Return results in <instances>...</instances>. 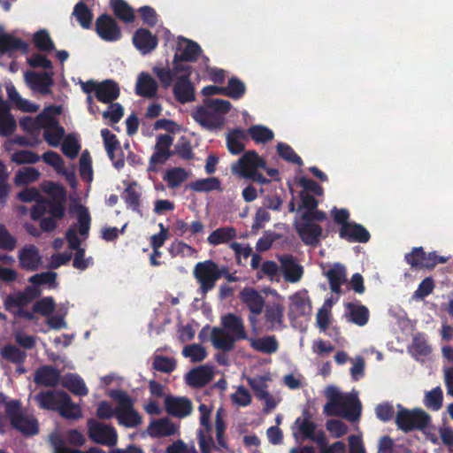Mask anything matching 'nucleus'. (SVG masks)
Here are the masks:
<instances>
[{
    "label": "nucleus",
    "instance_id": "4",
    "mask_svg": "<svg viewBox=\"0 0 453 453\" xmlns=\"http://www.w3.org/2000/svg\"><path fill=\"white\" fill-rule=\"evenodd\" d=\"M400 409L395 416V424L398 429L404 433L426 428L430 423V416L423 410L409 411L397 405Z\"/></svg>",
    "mask_w": 453,
    "mask_h": 453
},
{
    "label": "nucleus",
    "instance_id": "9",
    "mask_svg": "<svg viewBox=\"0 0 453 453\" xmlns=\"http://www.w3.org/2000/svg\"><path fill=\"white\" fill-rule=\"evenodd\" d=\"M87 426L88 436L93 441L107 446L116 444L118 435L112 426L100 423L93 418L88 420Z\"/></svg>",
    "mask_w": 453,
    "mask_h": 453
},
{
    "label": "nucleus",
    "instance_id": "64",
    "mask_svg": "<svg viewBox=\"0 0 453 453\" xmlns=\"http://www.w3.org/2000/svg\"><path fill=\"white\" fill-rule=\"evenodd\" d=\"M245 92V85L237 79H231L227 87L225 88V94L228 96L238 99L243 96Z\"/></svg>",
    "mask_w": 453,
    "mask_h": 453
},
{
    "label": "nucleus",
    "instance_id": "41",
    "mask_svg": "<svg viewBox=\"0 0 453 453\" xmlns=\"http://www.w3.org/2000/svg\"><path fill=\"white\" fill-rule=\"evenodd\" d=\"M303 415L305 416L303 419L301 418H297L295 421L293 430H295L296 426H297L299 433L305 439H310L311 436H314V432L316 429V425L310 419L309 413L304 411ZM294 436L297 439L298 433L293 431Z\"/></svg>",
    "mask_w": 453,
    "mask_h": 453
},
{
    "label": "nucleus",
    "instance_id": "28",
    "mask_svg": "<svg viewBox=\"0 0 453 453\" xmlns=\"http://www.w3.org/2000/svg\"><path fill=\"white\" fill-rule=\"evenodd\" d=\"M166 412L173 417L184 418L192 411V404L188 398H165Z\"/></svg>",
    "mask_w": 453,
    "mask_h": 453
},
{
    "label": "nucleus",
    "instance_id": "53",
    "mask_svg": "<svg viewBox=\"0 0 453 453\" xmlns=\"http://www.w3.org/2000/svg\"><path fill=\"white\" fill-rule=\"evenodd\" d=\"M114 13L120 19L129 22L134 19L133 10L123 0H111Z\"/></svg>",
    "mask_w": 453,
    "mask_h": 453
},
{
    "label": "nucleus",
    "instance_id": "5",
    "mask_svg": "<svg viewBox=\"0 0 453 453\" xmlns=\"http://www.w3.org/2000/svg\"><path fill=\"white\" fill-rule=\"evenodd\" d=\"M52 113L58 114L57 108H50L39 115V125L44 130L43 137L47 143L54 148L60 145L64 140L65 130L60 127Z\"/></svg>",
    "mask_w": 453,
    "mask_h": 453
},
{
    "label": "nucleus",
    "instance_id": "16",
    "mask_svg": "<svg viewBox=\"0 0 453 453\" xmlns=\"http://www.w3.org/2000/svg\"><path fill=\"white\" fill-rule=\"evenodd\" d=\"M53 73H26L25 81L27 86L35 92L46 95L50 92L53 84Z\"/></svg>",
    "mask_w": 453,
    "mask_h": 453
},
{
    "label": "nucleus",
    "instance_id": "14",
    "mask_svg": "<svg viewBox=\"0 0 453 453\" xmlns=\"http://www.w3.org/2000/svg\"><path fill=\"white\" fill-rule=\"evenodd\" d=\"M39 294L40 290L37 286L29 287L24 291L15 292L8 296L4 300V306L9 311L16 313L17 311L27 305Z\"/></svg>",
    "mask_w": 453,
    "mask_h": 453
},
{
    "label": "nucleus",
    "instance_id": "24",
    "mask_svg": "<svg viewBox=\"0 0 453 453\" xmlns=\"http://www.w3.org/2000/svg\"><path fill=\"white\" fill-rule=\"evenodd\" d=\"M242 302L248 307L254 315L262 312L265 306V300L261 294L252 288H245L240 292Z\"/></svg>",
    "mask_w": 453,
    "mask_h": 453
},
{
    "label": "nucleus",
    "instance_id": "18",
    "mask_svg": "<svg viewBox=\"0 0 453 453\" xmlns=\"http://www.w3.org/2000/svg\"><path fill=\"white\" fill-rule=\"evenodd\" d=\"M20 267L28 271L36 270L42 263L39 250L33 244L23 246L18 252Z\"/></svg>",
    "mask_w": 453,
    "mask_h": 453
},
{
    "label": "nucleus",
    "instance_id": "31",
    "mask_svg": "<svg viewBox=\"0 0 453 453\" xmlns=\"http://www.w3.org/2000/svg\"><path fill=\"white\" fill-rule=\"evenodd\" d=\"M101 136L104 141V145L106 150V152L113 163V165L119 169L124 165V160L122 158L115 160V151L119 150V142L117 140L114 134H112L109 129L104 128L101 130Z\"/></svg>",
    "mask_w": 453,
    "mask_h": 453
},
{
    "label": "nucleus",
    "instance_id": "10",
    "mask_svg": "<svg viewBox=\"0 0 453 453\" xmlns=\"http://www.w3.org/2000/svg\"><path fill=\"white\" fill-rule=\"evenodd\" d=\"M194 273L203 292L211 289L220 277L218 265L211 260L198 263L195 266Z\"/></svg>",
    "mask_w": 453,
    "mask_h": 453
},
{
    "label": "nucleus",
    "instance_id": "17",
    "mask_svg": "<svg viewBox=\"0 0 453 453\" xmlns=\"http://www.w3.org/2000/svg\"><path fill=\"white\" fill-rule=\"evenodd\" d=\"M42 159L44 163L52 166L58 174L65 176V180L73 188H76L77 180L74 170L65 169L64 161L59 154L54 151H47L42 154Z\"/></svg>",
    "mask_w": 453,
    "mask_h": 453
},
{
    "label": "nucleus",
    "instance_id": "39",
    "mask_svg": "<svg viewBox=\"0 0 453 453\" xmlns=\"http://www.w3.org/2000/svg\"><path fill=\"white\" fill-rule=\"evenodd\" d=\"M246 136L243 131L235 129L226 135L227 149L232 154H239L245 149Z\"/></svg>",
    "mask_w": 453,
    "mask_h": 453
},
{
    "label": "nucleus",
    "instance_id": "47",
    "mask_svg": "<svg viewBox=\"0 0 453 453\" xmlns=\"http://www.w3.org/2000/svg\"><path fill=\"white\" fill-rule=\"evenodd\" d=\"M40 173L34 167H24L19 169L15 175L16 185L23 186L35 182L38 180Z\"/></svg>",
    "mask_w": 453,
    "mask_h": 453
},
{
    "label": "nucleus",
    "instance_id": "59",
    "mask_svg": "<svg viewBox=\"0 0 453 453\" xmlns=\"http://www.w3.org/2000/svg\"><path fill=\"white\" fill-rule=\"evenodd\" d=\"M198 444L202 453H211V449L219 450L212 439V436L205 432V430L200 429L197 434Z\"/></svg>",
    "mask_w": 453,
    "mask_h": 453
},
{
    "label": "nucleus",
    "instance_id": "51",
    "mask_svg": "<svg viewBox=\"0 0 453 453\" xmlns=\"http://www.w3.org/2000/svg\"><path fill=\"white\" fill-rule=\"evenodd\" d=\"M251 138L257 143H264L273 140V132L268 127L262 125H256L249 129Z\"/></svg>",
    "mask_w": 453,
    "mask_h": 453
},
{
    "label": "nucleus",
    "instance_id": "46",
    "mask_svg": "<svg viewBox=\"0 0 453 453\" xmlns=\"http://www.w3.org/2000/svg\"><path fill=\"white\" fill-rule=\"evenodd\" d=\"M349 320L359 326H365L369 318V311L366 307L363 305L349 304Z\"/></svg>",
    "mask_w": 453,
    "mask_h": 453
},
{
    "label": "nucleus",
    "instance_id": "1",
    "mask_svg": "<svg viewBox=\"0 0 453 453\" xmlns=\"http://www.w3.org/2000/svg\"><path fill=\"white\" fill-rule=\"evenodd\" d=\"M230 109L226 100L211 99L193 112L194 119L207 129L219 127L223 124V114Z\"/></svg>",
    "mask_w": 453,
    "mask_h": 453
},
{
    "label": "nucleus",
    "instance_id": "34",
    "mask_svg": "<svg viewBox=\"0 0 453 453\" xmlns=\"http://www.w3.org/2000/svg\"><path fill=\"white\" fill-rule=\"evenodd\" d=\"M173 137L170 134H161L157 137L155 145V152L151 156L150 161L153 163H164L170 156V147L173 143Z\"/></svg>",
    "mask_w": 453,
    "mask_h": 453
},
{
    "label": "nucleus",
    "instance_id": "38",
    "mask_svg": "<svg viewBox=\"0 0 453 453\" xmlns=\"http://www.w3.org/2000/svg\"><path fill=\"white\" fill-rule=\"evenodd\" d=\"M59 380V372L51 366H42L37 370L35 381L43 386H54Z\"/></svg>",
    "mask_w": 453,
    "mask_h": 453
},
{
    "label": "nucleus",
    "instance_id": "36",
    "mask_svg": "<svg viewBox=\"0 0 453 453\" xmlns=\"http://www.w3.org/2000/svg\"><path fill=\"white\" fill-rule=\"evenodd\" d=\"M27 45L21 40L6 34L0 27V53L10 52L16 50L26 51Z\"/></svg>",
    "mask_w": 453,
    "mask_h": 453
},
{
    "label": "nucleus",
    "instance_id": "37",
    "mask_svg": "<svg viewBox=\"0 0 453 453\" xmlns=\"http://www.w3.org/2000/svg\"><path fill=\"white\" fill-rule=\"evenodd\" d=\"M6 91L11 102L18 109L27 112H34L38 110L37 105L22 98L13 85H7Z\"/></svg>",
    "mask_w": 453,
    "mask_h": 453
},
{
    "label": "nucleus",
    "instance_id": "13",
    "mask_svg": "<svg viewBox=\"0 0 453 453\" xmlns=\"http://www.w3.org/2000/svg\"><path fill=\"white\" fill-rule=\"evenodd\" d=\"M311 313V303L308 292L299 290L288 296V315L291 319L307 317Z\"/></svg>",
    "mask_w": 453,
    "mask_h": 453
},
{
    "label": "nucleus",
    "instance_id": "56",
    "mask_svg": "<svg viewBox=\"0 0 453 453\" xmlns=\"http://www.w3.org/2000/svg\"><path fill=\"white\" fill-rule=\"evenodd\" d=\"M169 252L173 257L181 256L187 257H196V250L190 245L180 241L173 242L170 245Z\"/></svg>",
    "mask_w": 453,
    "mask_h": 453
},
{
    "label": "nucleus",
    "instance_id": "3",
    "mask_svg": "<svg viewBox=\"0 0 453 453\" xmlns=\"http://www.w3.org/2000/svg\"><path fill=\"white\" fill-rule=\"evenodd\" d=\"M173 71L177 80L173 86L175 98L180 103L191 102L195 98V90L189 81L191 74L190 65L176 59L173 62Z\"/></svg>",
    "mask_w": 453,
    "mask_h": 453
},
{
    "label": "nucleus",
    "instance_id": "40",
    "mask_svg": "<svg viewBox=\"0 0 453 453\" xmlns=\"http://www.w3.org/2000/svg\"><path fill=\"white\" fill-rule=\"evenodd\" d=\"M70 211L77 218L81 236L86 237L90 224V217L88 209L81 204L75 203L71 207Z\"/></svg>",
    "mask_w": 453,
    "mask_h": 453
},
{
    "label": "nucleus",
    "instance_id": "43",
    "mask_svg": "<svg viewBox=\"0 0 453 453\" xmlns=\"http://www.w3.org/2000/svg\"><path fill=\"white\" fill-rule=\"evenodd\" d=\"M188 187L196 192H211L221 190V182L216 177H209L194 180L189 183Z\"/></svg>",
    "mask_w": 453,
    "mask_h": 453
},
{
    "label": "nucleus",
    "instance_id": "55",
    "mask_svg": "<svg viewBox=\"0 0 453 453\" xmlns=\"http://www.w3.org/2000/svg\"><path fill=\"white\" fill-rule=\"evenodd\" d=\"M34 42L37 49L42 51H50L54 50V42L48 31L45 29L39 30L34 35Z\"/></svg>",
    "mask_w": 453,
    "mask_h": 453
},
{
    "label": "nucleus",
    "instance_id": "54",
    "mask_svg": "<svg viewBox=\"0 0 453 453\" xmlns=\"http://www.w3.org/2000/svg\"><path fill=\"white\" fill-rule=\"evenodd\" d=\"M16 127L14 119L10 115L7 107L0 110V134L2 135L11 134Z\"/></svg>",
    "mask_w": 453,
    "mask_h": 453
},
{
    "label": "nucleus",
    "instance_id": "48",
    "mask_svg": "<svg viewBox=\"0 0 453 453\" xmlns=\"http://www.w3.org/2000/svg\"><path fill=\"white\" fill-rule=\"evenodd\" d=\"M182 355L192 363H198L207 357L206 349L200 344L194 343L183 348Z\"/></svg>",
    "mask_w": 453,
    "mask_h": 453
},
{
    "label": "nucleus",
    "instance_id": "61",
    "mask_svg": "<svg viewBox=\"0 0 453 453\" xmlns=\"http://www.w3.org/2000/svg\"><path fill=\"white\" fill-rule=\"evenodd\" d=\"M152 70L153 73L159 79L162 86L165 88H168L172 86L173 78L177 80V75L174 73L173 69L170 70L166 67L154 66Z\"/></svg>",
    "mask_w": 453,
    "mask_h": 453
},
{
    "label": "nucleus",
    "instance_id": "2",
    "mask_svg": "<svg viewBox=\"0 0 453 453\" xmlns=\"http://www.w3.org/2000/svg\"><path fill=\"white\" fill-rule=\"evenodd\" d=\"M5 413L13 428L25 435L38 434V422L35 418L24 414L19 399L5 403Z\"/></svg>",
    "mask_w": 453,
    "mask_h": 453
},
{
    "label": "nucleus",
    "instance_id": "19",
    "mask_svg": "<svg viewBox=\"0 0 453 453\" xmlns=\"http://www.w3.org/2000/svg\"><path fill=\"white\" fill-rule=\"evenodd\" d=\"M280 272L286 281L296 283L301 280L303 275V267L291 256H282L280 257Z\"/></svg>",
    "mask_w": 453,
    "mask_h": 453
},
{
    "label": "nucleus",
    "instance_id": "25",
    "mask_svg": "<svg viewBox=\"0 0 453 453\" xmlns=\"http://www.w3.org/2000/svg\"><path fill=\"white\" fill-rule=\"evenodd\" d=\"M134 47L143 55L153 50L157 45V40L150 31L140 28L133 36Z\"/></svg>",
    "mask_w": 453,
    "mask_h": 453
},
{
    "label": "nucleus",
    "instance_id": "33",
    "mask_svg": "<svg viewBox=\"0 0 453 453\" xmlns=\"http://www.w3.org/2000/svg\"><path fill=\"white\" fill-rule=\"evenodd\" d=\"M211 340L212 345L221 350H230L237 341L223 326L221 328L214 327L211 330Z\"/></svg>",
    "mask_w": 453,
    "mask_h": 453
},
{
    "label": "nucleus",
    "instance_id": "22",
    "mask_svg": "<svg viewBox=\"0 0 453 453\" xmlns=\"http://www.w3.org/2000/svg\"><path fill=\"white\" fill-rule=\"evenodd\" d=\"M201 52L199 45L188 39L180 37L177 43V51L173 62L178 59L180 62L193 61Z\"/></svg>",
    "mask_w": 453,
    "mask_h": 453
},
{
    "label": "nucleus",
    "instance_id": "44",
    "mask_svg": "<svg viewBox=\"0 0 453 453\" xmlns=\"http://www.w3.org/2000/svg\"><path fill=\"white\" fill-rule=\"evenodd\" d=\"M63 384L65 388L74 395H85L88 394V388L85 382L81 378L75 374L66 375L64 379Z\"/></svg>",
    "mask_w": 453,
    "mask_h": 453
},
{
    "label": "nucleus",
    "instance_id": "27",
    "mask_svg": "<svg viewBox=\"0 0 453 453\" xmlns=\"http://www.w3.org/2000/svg\"><path fill=\"white\" fill-rule=\"evenodd\" d=\"M322 270L329 280L331 290L333 292L339 293L341 286L346 280V272L344 266L336 263L328 267L322 265Z\"/></svg>",
    "mask_w": 453,
    "mask_h": 453
},
{
    "label": "nucleus",
    "instance_id": "8",
    "mask_svg": "<svg viewBox=\"0 0 453 453\" xmlns=\"http://www.w3.org/2000/svg\"><path fill=\"white\" fill-rule=\"evenodd\" d=\"M41 406L47 410L57 411L66 419L76 420L82 417L81 406L72 402V398H35Z\"/></svg>",
    "mask_w": 453,
    "mask_h": 453
},
{
    "label": "nucleus",
    "instance_id": "11",
    "mask_svg": "<svg viewBox=\"0 0 453 453\" xmlns=\"http://www.w3.org/2000/svg\"><path fill=\"white\" fill-rule=\"evenodd\" d=\"M117 419L126 427H136L142 423V417L134 409V398H117Z\"/></svg>",
    "mask_w": 453,
    "mask_h": 453
},
{
    "label": "nucleus",
    "instance_id": "58",
    "mask_svg": "<svg viewBox=\"0 0 453 453\" xmlns=\"http://www.w3.org/2000/svg\"><path fill=\"white\" fill-rule=\"evenodd\" d=\"M80 174L82 180L88 183H90L93 180L91 158L87 151L82 152L80 157Z\"/></svg>",
    "mask_w": 453,
    "mask_h": 453
},
{
    "label": "nucleus",
    "instance_id": "42",
    "mask_svg": "<svg viewBox=\"0 0 453 453\" xmlns=\"http://www.w3.org/2000/svg\"><path fill=\"white\" fill-rule=\"evenodd\" d=\"M236 236V231L234 227H219L214 230L207 238L209 244L216 246L226 243Z\"/></svg>",
    "mask_w": 453,
    "mask_h": 453
},
{
    "label": "nucleus",
    "instance_id": "15",
    "mask_svg": "<svg viewBox=\"0 0 453 453\" xmlns=\"http://www.w3.org/2000/svg\"><path fill=\"white\" fill-rule=\"evenodd\" d=\"M406 260L412 267L432 268L438 263L447 262V257H439L435 253L426 254L422 248H415L411 253L406 255Z\"/></svg>",
    "mask_w": 453,
    "mask_h": 453
},
{
    "label": "nucleus",
    "instance_id": "6",
    "mask_svg": "<svg viewBox=\"0 0 453 453\" xmlns=\"http://www.w3.org/2000/svg\"><path fill=\"white\" fill-rule=\"evenodd\" d=\"M46 212L50 217L44 218L41 221V227L44 231H51L56 227L55 219L63 217L65 212L64 204L61 202H48L36 203L31 211V218L33 219H38L43 216Z\"/></svg>",
    "mask_w": 453,
    "mask_h": 453
},
{
    "label": "nucleus",
    "instance_id": "23",
    "mask_svg": "<svg viewBox=\"0 0 453 453\" xmlns=\"http://www.w3.org/2000/svg\"><path fill=\"white\" fill-rule=\"evenodd\" d=\"M66 239L69 243V247L73 250H77L73 259V266L77 269L84 270L92 265V258H84V250L78 249L80 245V240L77 236L75 227H72L66 234Z\"/></svg>",
    "mask_w": 453,
    "mask_h": 453
},
{
    "label": "nucleus",
    "instance_id": "60",
    "mask_svg": "<svg viewBox=\"0 0 453 453\" xmlns=\"http://www.w3.org/2000/svg\"><path fill=\"white\" fill-rule=\"evenodd\" d=\"M56 303L52 297H44L34 304V311L44 317H49L55 311Z\"/></svg>",
    "mask_w": 453,
    "mask_h": 453
},
{
    "label": "nucleus",
    "instance_id": "52",
    "mask_svg": "<svg viewBox=\"0 0 453 453\" xmlns=\"http://www.w3.org/2000/svg\"><path fill=\"white\" fill-rule=\"evenodd\" d=\"M73 14L82 27L88 28L90 27L92 13L82 2L75 5Z\"/></svg>",
    "mask_w": 453,
    "mask_h": 453
},
{
    "label": "nucleus",
    "instance_id": "26",
    "mask_svg": "<svg viewBox=\"0 0 453 453\" xmlns=\"http://www.w3.org/2000/svg\"><path fill=\"white\" fill-rule=\"evenodd\" d=\"M296 227L303 241L307 244L316 243L322 233L319 226L313 222L303 221V218L296 221Z\"/></svg>",
    "mask_w": 453,
    "mask_h": 453
},
{
    "label": "nucleus",
    "instance_id": "29",
    "mask_svg": "<svg viewBox=\"0 0 453 453\" xmlns=\"http://www.w3.org/2000/svg\"><path fill=\"white\" fill-rule=\"evenodd\" d=\"M221 325L237 341L247 338L242 319L234 315L227 314L221 319Z\"/></svg>",
    "mask_w": 453,
    "mask_h": 453
},
{
    "label": "nucleus",
    "instance_id": "21",
    "mask_svg": "<svg viewBox=\"0 0 453 453\" xmlns=\"http://www.w3.org/2000/svg\"><path fill=\"white\" fill-rule=\"evenodd\" d=\"M213 367L205 365L198 366L188 372L185 376V380L189 386L199 388L206 385L213 379Z\"/></svg>",
    "mask_w": 453,
    "mask_h": 453
},
{
    "label": "nucleus",
    "instance_id": "12",
    "mask_svg": "<svg viewBox=\"0 0 453 453\" xmlns=\"http://www.w3.org/2000/svg\"><path fill=\"white\" fill-rule=\"evenodd\" d=\"M264 292L267 296L273 297L272 302H268L265 307V319L267 322L271 324L272 327L280 326L283 320L284 312V298L278 294V292L273 288H265Z\"/></svg>",
    "mask_w": 453,
    "mask_h": 453
},
{
    "label": "nucleus",
    "instance_id": "63",
    "mask_svg": "<svg viewBox=\"0 0 453 453\" xmlns=\"http://www.w3.org/2000/svg\"><path fill=\"white\" fill-rule=\"evenodd\" d=\"M124 199L133 210H136L138 208L140 202V191L136 184H130L126 188Z\"/></svg>",
    "mask_w": 453,
    "mask_h": 453
},
{
    "label": "nucleus",
    "instance_id": "50",
    "mask_svg": "<svg viewBox=\"0 0 453 453\" xmlns=\"http://www.w3.org/2000/svg\"><path fill=\"white\" fill-rule=\"evenodd\" d=\"M250 344L255 349L268 354L275 352L278 349V343L272 336L252 339Z\"/></svg>",
    "mask_w": 453,
    "mask_h": 453
},
{
    "label": "nucleus",
    "instance_id": "57",
    "mask_svg": "<svg viewBox=\"0 0 453 453\" xmlns=\"http://www.w3.org/2000/svg\"><path fill=\"white\" fill-rule=\"evenodd\" d=\"M150 427L153 429V432L157 436H170L173 435L176 431L173 423H172L168 419H160L154 421L150 425Z\"/></svg>",
    "mask_w": 453,
    "mask_h": 453
},
{
    "label": "nucleus",
    "instance_id": "20",
    "mask_svg": "<svg viewBox=\"0 0 453 453\" xmlns=\"http://www.w3.org/2000/svg\"><path fill=\"white\" fill-rule=\"evenodd\" d=\"M98 35L104 41L114 42L121 37V32L116 22L109 16L103 15L96 23Z\"/></svg>",
    "mask_w": 453,
    "mask_h": 453
},
{
    "label": "nucleus",
    "instance_id": "30",
    "mask_svg": "<svg viewBox=\"0 0 453 453\" xmlns=\"http://www.w3.org/2000/svg\"><path fill=\"white\" fill-rule=\"evenodd\" d=\"M340 236L349 242H365L370 234L365 227L356 223H345L340 231Z\"/></svg>",
    "mask_w": 453,
    "mask_h": 453
},
{
    "label": "nucleus",
    "instance_id": "49",
    "mask_svg": "<svg viewBox=\"0 0 453 453\" xmlns=\"http://www.w3.org/2000/svg\"><path fill=\"white\" fill-rule=\"evenodd\" d=\"M410 351L418 358L427 356L431 352V348L427 344L426 337L418 334L413 337Z\"/></svg>",
    "mask_w": 453,
    "mask_h": 453
},
{
    "label": "nucleus",
    "instance_id": "7",
    "mask_svg": "<svg viewBox=\"0 0 453 453\" xmlns=\"http://www.w3.org/2000/svg\"><path fill=\"white\" fill-rule=\"evenodd\" d=\"M261 168H265L264 159L256 151L249 150L231 165V172L240 178L249 179Z\"/></svg>",
    "mask_w": 453,
    "mask_h": 453
},
{
    "label": "nucleus",
    "instance_id": "32",
    "mask_svg": "<svg viewBox=\"0 0 453 453\" xmlns=\"http://www.w3.org/2000/svg\"><path fill=\"white\" fill-rule=\"evenodd\" d=\"M157 81L147 73H139L135 85V91L139 96L145 97H153L157 91Z\"/></svg>",
    "mask_w": 453,
    "mask_h": 453
},
{
    "label": "nucleus",
    "instance_id": "35",
    "mask_svg": "<svg viewBox=\"0 0 453 453\" xmlns=\"http://www.w3.org/2000/svg\"><path fill=\"white\" fill-rule=\"evenodd\" d=\"M119 95V88L112 81H104L98 83L96 88V98L102 103H110Z\"/></svg>",
    "mask_w": 453,
    "mask_h": 453
},
{
    "label": "nucleus",
    "instance_id": "45",
    "mask_svg": "<svg viewBox=\"0 0 453 453\" xmlns=\"http://www.w3.org/2000/svg\"><path fill=\"white\" fill-rule=\"evenodd\" d=\"M188 177V173L180 167H175L167 170L164 175V180L167 183V185L171 188L179 187L182 182H184Z\"/></svg>",
    "mask_w": 453,
    "mask_h": 453
},
{
    "label": "nucleus",
    "instance_id": "62",
    "mask_svg": "<svg viewBox=\"0 0 453 453\" xmlns=\"http://www.w3.org/2000/svg\"><path fill=\"white\" fill-rule=\"evenodd\" d=\"M80 150V145L78 143V141L76 137L73 135H67L64 140L62 143V151L63 153L70 157L74 158Z\"/></svg>",
    "mask_w": 453,
    "mask_h": 453
}]
</instances>
